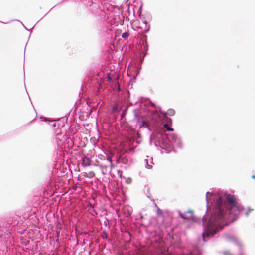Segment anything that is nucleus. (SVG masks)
<instances>
[{"label": "nucleus", "instance_id": "f257e3e1", "mask_svg": "<svg viewBox=\"0 0 255 255\" xmlns=\"http://www.w3.org/2000/svg\"><path fill=\"white\" fill-rule=\"evenodd\" d=\"M226 199L227 203L223 202L221 197H218L216 199V209L217 210V215H212L210 219L209 223L211 225L216 226L218 225L224 218L225 208H227L231 205L237 204L235 198L233 195H226Z\"/></svg>", "mask_w": 255, "mask_h": 255}, {"label": "nucleus", "instance_id": "f03ea898", "mask_svg": "<svg viewBox=\"0 0 255 255\" xmlns=\"http://www.w3.org/2000/svg\"><path fill=\"white\" fill-rule=\"evenodd\" d=\"M226 209V214L228 213L229 214L233 217H235L240 213L239 207L237 204L227 207Z\"/></svg>", "mask_w": 255, "mask_h": 255}, {"label": "nucleus", "instance_id": "7ed1b4c3", "mask_svg": "<svg viewBox=\"0 0 255 255\" xmlns=\"http://www.w3.org/2000/svg\"><path fill=\"white\" fill-rule=\"evenodd\" d=\"M180 216L184 219L191 220L193 218V213L191 211H188L183 214H180Z\"/></svg>", "mask_w": 255, "mask_h": 255}, {"label": "nucleus", "instance_id": "20e7f679", "mask_svg": "<svg viewBox=\"0 0 255 255\" xmlns=\"http://www.w3.org/2000/svg\"><path fill=\"white\" fill-rule=\"evenodd\" d=\"M160 113L164 117H166L168 116V115L170 116H173L175 113V111L172 109H170L166 112L160 111Z\"/></svg>", "mask_w": 255, "mask_h": 255}, {"label": "nucleus", "instance_id": "39448f33", "mask_svg": "<svg viewBox=\"0 0 255 255\" xmlns=\"http://www.w3.org/2000/svg\"><path fill=\"white\" fill-rule=\"evenodd\" d=\"M83 164L84 166H85L90 165L91 163H90V161L89 160V159L87 158H83Z\"/></svg>", "mask_w": 255, "mask_h": 255}, {"label": "nucleus", "instance_id": "423d86ee", "mask_svg": "<svg viewBox=\"0 0 255 255\" xmlns=\"http://www.w3.org/2000/svg\"><path fill=\"white\" fill-rule=\"evenodd\" d=\"M225 238L226 240L229 241H231V242L236 241V239L235 238L231 237L230 236L227 235H225Z\"/></svg>", "mask_w": 255, "mask_h": 255}, {"label": "nucleus", "instance_id": "0eeeda50", "mask_svg": "<svg viewBox=\"0 0 255 255\" xmlns=\"http://www.w3.org/2000/svg\"><path fill=\"white\" fill-rule=\"evenodd\" d=\"M163 127L166 128L168 131H172L174 130L173 128L169 126V124L168 123L164 124Z\"/></svg>", "mask_w": 255, "mask_h": 255}, {"label": "nucleus", "instance_id": "6e6552de", "mask_svg": "<svg viewBox=\"0 0 255 255\" xmlns=\"http://www.w3.org/2000/svg\"><path fill=\"white\" fill-rule=\"evenodd\" d=\"M163 120L168 124H170L172 123V119L170 118H168V116H167L166 117H164Z\"/></svg>", "mask_w": 255, "mask_h": 255}, {"label": "nucleus", "instance_id": "1a4fd4ad", "mask_svg": "<svg viewBox=\"0 0 255 255\" xmlns=\"http://www.w3.org/2000/svg\"><path fill=\"white\" fill-rule=\"evenodd\" d=\"M156 213L158 216H162L163 215V211L159 207H157Z\"/></svg>", "mask_w": 255, "mask_h": 255}, {"label": "nucleus", "instance_id": "9d476101", "mask_svg": "<svg viewBox=\"0 0 255 255\" xmlns=\"http://www.w3.org/2000/svg\"><path fill=\"white\" fill-rule=\"evenodd\" d=\"M129 33L127 32H126L123 33L122 34V38H128L129 36Z\"/></svg>", "mask_w": 255, "mask_h": 255}, {"label": "nucleus", "instance_id": "9b49d317", "mask_svg": "<svg viewBox=\"0 0 255 255\" xmlns=\"http://www.w3.org/2000/svg\"><path fill=\"white\" fill-rule=\"evenodd\" d=\"M95 176V173L93 171H91L89 173V177L92 178Z\"/></svg>", "mask_w": 255, "mask_h": 255}, {"label": "nucleus", "instance_id": "f8f14e48", "mask_svg": "<svg viewBox=\"0 0 255 255\" xmlns=\"http://www.w3.org/2000/svg\"><path fill=\"white\" fill-rule=\"evenodd\" d=\"M131 181H132V180H131V178H128V179L126 180V183H127V184H130V183H131Z\"/></svg>", "mask_w": 255, "mask_h": 255}, {"label": "nucleus", "instance_id": "ddd939ff", "mask_svg": "<svg viewBox=\"0 0 255 255\" xmlns=\"http://www.w3.org/2000/svg\"><path fill=\"white\" fill-rule=\"evenodd\" d=\"M212 195V194L209 193V192H207V194H206V198H207V200H208V198L211 196Z\"/></svg>", "mask_w": 255, "mask_h": 255}, {"label": "nucleus", "instance_id": "4468645a", "mask_svg": "<svg viewBox=\"0 0 255 255\" xmlns=\"http://www.w3.org/2000/svg\"><path fill=\"white\" fill-rule=\"evenodd\" d=\"M205 235H206V234H205V233H203V234H202V236H203V238L204 239L205 238Z\"/></svg>", "mask_w": 255, "mask_h": 255}, {"label": "nucleus", "instance_id": "2eb2a0df", "mask_svg": "<svg viewBox=\"0 0 255 255\" xmlns=\"http://www.w3.org/2000/svg\"><path fill=\"white\" fill-rule=\"evenodd\" d=\"M143 125H146V126H147V123H146V122L143 121Z\"/></svg>", "mask_w": 255, "mask_h": 255}, {"label": "nucleus", "instance_id": "dca6fc26", "mask_svg": "<svg viewBox=\"0 0 255 255\" xmlns=\"http://www.w3.org/2000/svg\"><path fill=\"white\" fill-rule=\"evenodd\" d=\"M252 178L253 179H255V175H252Z\"/></svg>", "mask_w": 255, "mask_h": 255}, {"label": "nucleus", "instance_id": "f3484780", "mask_svg": "<svg viewBox=\"0 0 255 255\" xmlns=\"http://www.w3.org/2000/svg\"><path fill=\"white\" fill-rule=\"evenodd\" d=\"M124 115V113H123L122 115H121V117H123Z\"/></svg>", "mask_w": 255, "mask_h": 255}, {"label": "nucleus", "instance_id": "a211bd4d", "mask_svg": "<svg viewBox=\"0 0 255 255\" xmlns=\"http://www.w3.org/2000/svg\"><path fill=\"white\" fill-rule=\"evenodd\" d=\"M108 159H110V161H111V158L110 157H108Z\"/></svg>", "mask_w": 255, "mask_h": 255}]
</instances>
